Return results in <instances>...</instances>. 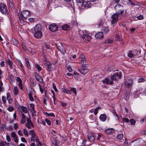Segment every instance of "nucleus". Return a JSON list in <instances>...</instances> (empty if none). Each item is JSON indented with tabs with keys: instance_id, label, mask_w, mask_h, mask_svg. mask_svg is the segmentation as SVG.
<instances>
[{
	"instance_id": "nucleus-59",
	"label": "nucleus",
	"mask_w": 146,
	"mask_h": 146,
	"mask_svg": "<svg viewBox=\"0 0 146 146\" xmlns=\"http://www.w3.org/2000/svg\"><path fill=\"white\" fill-rule=\"evenodd\" d=\"M45 121L49 125H50L51 124V122L50 121L48 120V119H45Z\"/></svg>"
},
{
	"instance_id": "nucleus-8",
	"label": "nucleus",
	"mask_w": 146,
	"mask_h": 146,
	"mask_svg": "<svg viewBox=\"0 0 146 146\" xmlns=\"http://www.w3.org/2000/svg\"><path fill=\"white\" fill-rule=\"evenodd\" d=\"M48 28L49 30L52 32L57 31L58 28V26L54 23H52L50 25Z\"/></svg>"
},
{
	"instance_id": "nucleus-18",
	"label": "nucleus",
	"mask_w": 146,
	"mask_h": 146,
	"mask_svg": "<svg viewBox=\"0 0 146 146\" xmlns=\"http://www.w3.org/2000/svg\"><path fill=\"white\" fill-rule=\"evenodd\" d=\"M115 132V130L113 128H108L105 130V132L108 134H112Z\"/></svg>"
},
{
	"instance_id": "nucleus-2",
	"label": "nucleus",
	"mask_w": 146,
	"mask_h": 146,
	"mask_svg": "<svg viewBox=\"0 0 146 146\" xmlns=\"http://www.w3.org/2000/svg\"><path fill=\"white\" fill-rule=\"evenodd\" d=\"M18 109H20L21 111V115L22 119H29L28 117H27L26 114L29 115V114L28 113V110L27 108L23 106H19L18 107Z\"/></svg>"
},
{
	"instance_id": "nucleus-17",
	"label": "nucleus",
	"mask_w": 146,
	"mask_h": 146,
	"mask_svg": "<svg viewBox=\"0 0 146 146\" xmlns=\"http://www.w3.org/2000/svg\"><path fill=\"white\" fill-rule=\"evenodd\" d=\"M104 36L103 34L100 32H98L95 35V37L97 39H102L104 38Z\"/></svg>"
},
{
	"instance_id": "nucleus-55",
	"label": "nucleus",
	"mask_w": 146,
	"mask_h": 146,
	"mask_svg": "<svg viewBox=\"0 0 146 146\" xmlns=\"http://www.w3.org/2000/svg\"><path fill=\"white\" fill-rule=\"evenodd\" d=\"M36 146H43L42 143L39 141L36 142Z\"/></svg>"
},
{
	"instance_id": "nucleus-39",
	"label": "nucleus",
	"mask_w": 146,
	"mask_h": 146,
	"mask_svg": "<svg viewBox=\"0 0 146 146\" xmlns=\"http://www.w3.org/2000/svg\"><path fill=\"white\" fill-rule=\"evenodd\" d=\"M123 137V135L122 134H119L118 135L117 137V139L119 140L121 139Z\"/></svg>"
},
{
	"instance_id": "nucleus-29",
	"label": "nucleus",
	"mask_w": 146,
	"mask_h": 146,
	"mask_svg": "<svg viewBox=\"0 0 146 146\" xmlns=\"http://www.w3.org/2000/svg\"><path fill=\"white\" fill-rule=\"evenodd\" d=\"M13 92L15 95H17L19 93V91L17 88L16 86L14 87L13 89Z\"/></svg>"
},
{
	"instance_id": "nucleus-42",
	"label": "nucleus",
	"mask_w": 146,
	"mask_h": 146,
	"mask_svg": "<svg viewBox=\"0 0 146 146\" xmlns=\"http://www.w3.org/2000/svg\"><path fill=\"white\" fill-rule=\"evenodd\" d=\"M53 88L55 91L56 92H58V90L57 89L56 86L54 83L52 84Z\"/></svg>"
},
{
	"instance_id": "nucleus-9",
	"label": "nucleus",
	"mask_w": 146,
	"mask_h": 146,
	"mask_svg": "<svg viewBox=\"0 0 146 146\" xmlns=\"http://www.w3.org/2000/svg\"><path fill=\"white\" fill-rule=\"evenodd\" d=\"M21 13L22 17L25 19L28 18L30 15V12L26 10L22 11Z\"/></svg>"
},
{
	"instance_id": "nucleus-36",
	"label": "nucleus",
	"mask_w": 146,
	"mask_h": 146,
	"mask_svg": "<svg viewBox=\"0 0 146 146\" xmlns=\"http://www.w3.org/2000/svg\"><path fill=\"white\" fill-rule=\"evenodd\" d=\"M32 49L31 48H28V51L31 54L34 55L35 53V52L34 50H32Z\"/></svg>"
},
{
	"instance_id": "nucleus-54",
	"label": "nucleus",
	"mask_w": 146,
	"mask_h": 146,
	"mask_svg": "<svg viewBox=\"0 0 146 146\" xmlns=\"http://www.w3.org/2000/svg\"><path fill=\"white\" fill-rule=\"evenodd\" d=\"M127 56L130 58H131L133 57L134 56L133 54H132L131 52H130L128 54Z\"/></svg>"
},
{
	"instance_id": "nucleus-7",
	"label": "nucleus",
	"mask_w": 146,
	"mask_h": 146,
	"mask_svg": "<svg viewBox=\"0 0 146 146\" xmlns=\"http://www.w3.org/2000/svg\"><path fill=\"white\" fill-rule=\"evenodd\" d=\"M118 17H119L115 13L111 16V17L112 19L111 23L112 24V25L113 26V27L115 26V25H115L117 23V22L118 20Z\"/></svg>"
},
{
	"instance_id": "nucleus-64",
	"label": "nucleus",
	"mask_w": 146,
	"mask_h": 146,
	"mask_svg": "<svg viewBox=\"0 0 146 146\" xmlns=\"http://www.w3.org/2000/svg\"><path fill=\"white\" fill-rule=\"evenodd\" d=\"M123 145L124 146H128V143H127V141H125Z\"/></svg>"
},
{
	"instance_id": "nucleus-52",
	"label": "nucleus",
	"mask_w": 146,
	"mask_h": 146,
	"mask_svg": "<svg viewBox=\"0 0 146 146\" xmlns=\"http://www.w3.org/2000/svg\"><path fill=\"white\" fill-rule=\"evenodd\" d=\"M121 38L120 36L119 35H117L116 37L115 40L116 41H119L121 40Z\"/></svg>"
},
{
	"instance_id": "nucleus-22",
	"label": "nucleus",
	"mask_w": 146,
	"mask_h": 146,
	"mask_svg": "<svg viewBox=\"0 0 146 146\" xmlns=\"http://www.w3.org/2000/svg\"><path fill=\"white\" fill-rule=\"evenodd\" d=\"M101 31L102 32L103 34H106L110 31V30L108 27H104L102 29Z\"/></svg>"
},
{
	"instance_id": "nucleus-5",
	"label": "nucleus",
	"mask_w": 146,
	"mask_h": 146,
	"mask_svg": "<svg viewBox=\"0 0 146 146\" xmlns=\"http://www.w3.org/2000/svg\"><path fill=\"white\" fill-rule=\"evenodd\" d=\"M121 72H118L114 73L111 76V78L112 80H117L120 79L121 76Z\"/></svg>"
},
{
	"instance_id": "nucleus-33",
	"label": "nucleus",
	"mask_w": 146,
	"mask_h": 146,
	"mask_svg": "<svg viewBox=\"0 0 146 146\" xmlns=\"http://www.w3.org/2000/svg\"><path fill=\"white\" fill-rule=\"evenodd\" d=\"M70 90L71 92L74 93L75 96L77 95V92L76 88L73 87H72L70 88Z\"/></svg>"
},
{
	"instance_id": "nucleus-28",
	"label": "nucleus",
	"mask_w": 146,
	"mask_h": 146,
	"mask_svg": "<svg viewBox=\"0 0 146 146\" xmlns=\"http://www.w3.org/2000/svg\"><path fill=\"white\" fill-rule=\"evenodd\" d=\"M133 83V81L132 80H129V82H127L126 83V86L129 88L132 86Z\"/></svg>"
},
{
	"instance_id": "nucleus-26",
	"label": "nucleus",
	"mask_w": 146,
	"mask_h": 146,
	"mask_svg": "<svg viewBox=\"0 0 146 146\" xmlns=\"http://www.w3.org/2000/svg\"><path fill=\"white\" fill-rule=\"evenodd\" d=\"M25 62L27 69H30V70H31V66L30 64L28 58H25Z\"/></svg>"
},
{
	"instance_id": "nucleus-38",
	"label": "nucleus",
	"mask_w": 146,
	"mask_h": 146,
	"mask_svg": "<svg viewBox=\"0 0 146 146\" xmlns=\"http://www.w3.org/2000/svg\"><path fill=\"white\" fill-rule=\"evenodd\" d=\"M35 67L38 70V72L42 70V68L38 64L35 65Z\"/></svg>"
},
{
	"instance_id": "nucleus-62",
	"label": "nucleus",
	"mask_w": 146,
	"mask_h": 146,
	"mask_svg": "<svg viewBox=\"0 0 146 146\" xmlns=\"http://www.w3.org/2000/svg\"><path fill=\"white\" fill-rule=\"evenodd\" d=\"M18 134L20 136H23V135L22 131L21 130H19L18 131Z\"/></svg>"
},
{
	"instance_id": "nucleus-15",
	"label": "nucleus",
	"mask_w": 146,
	"mask_h": 146,
	"mask_svg": "<svg viewBox=\"0 0 146 146\" xmlns=\"http://www.w3.org/2000/svg\"><path fill=\"white\" fill-rule=\"evenodd\" d=\"M82 5L84 6L85 8H89L91 6V3L88 0H84Z\"/></svg>"
},
{
	"instance_id": "nucleus-1",
	"label": "nucleus",
	"mask_w": 146,
	"mask_h": 146,
	"mask_svg": "<svg viewBox=\"0 0 146 146\" xmlns=\"http://www.w3.org/2000/svg\"><path fill=\"white\" fill-rule=\"evenodd\" d=\"M41 25L39 24L36 25L34 27V36L36 38H40L42 36V34L41 32Z\"/></svg>"
},
{
	"instance_id": "nucleus-25",
	"label": "nucleus",
	"mask_w": 146,
	"mask_h": 146,
	"mask_svg": "<svg viewBox=\"0 0 146 146\" xmlns=\"http://www.w3.org/2000/svg\"><path fill=\"white\" fill-rule=\"evenodd\" d=\"M123 12L124 10H123L120 9L117 11H116L115 14H116L119 17V16L122 15Z\"/></svg>"
},
{
	"instance_id": "nucleus-21",
	"label": "nucleus",
	"mask_w": 146,
	"mask_h": 146,
	"mask_svg": "<svg viewBox=\"0 0 146 146\" xmlns=\"http://www.w3.org/2000/svg\"><path fill=\"white\" fill-rule=\"evenodd\" d=\"M102 82L106 84H110L112 85L113 83L112 81H111L109 80V78H106L102 80Z\"/></svg>"
},
{
	"instance_id": "nucleus-30",
	"label": "nucleus",
	"mask_w": 146,
	"mask_h": 146,
	"mask_svg": "<svg viewBox=\"0 0 146 146\" xmlns=\"http://www.w3.org/2000/svg\"><path fill=\"white\" fill-rule=\"evenodd\" d=\"M28 95L30 100L32 101H33L34 100V99L33 97H32L33 92H30L28 94Z\"/></svg>"
},
{
	"instance_id": "nucleus-49",
	"label": "nucleus",
	"mask_w": 146,
	"mask_h": 146,
	"mask_svg": "<svg viewBox=\"0 0 146 146\" xmlns=\"http://www.w3.org/2000/svg\"><path fill=\"white\" fill-rule=\"evenodd\" d=\"M3 85V83L0 81V92L3 90V88L2 87Z\"/></svg>"
},
{
	"instance_id": "nucleus-27",
	"label": "nucleus",
	"mask_w": 146,
	"mask_h": 146,
	"mask_svg": "<svg viewBox=\"0 0 146 146\" xmlns=\"http://www.w3.org/2000/svg\"><path fill=\"white\" fill-rule=\"evenodd\" d=\"M59 141L56 139H54L52 141V143L54 145V146H58V144L59 143Z\"/></svg>"
},
{
	"instance_id": "nucleus-45",
	"label": "nucleus",
	"mask_w": 146,
	"mask_h": 146,
	"mask_svg": "<svg viewBox=\"0 0 146 146\" xmlns=\"http://www.w3.org/2000/svg\"><path fill=\"white\" fill-rule=\"evenodd\" d=\"M19 19L20 23L22 24H23L24 21L23 20L21 15H19Z\"/></svg>"
},
{
	"instance_id": "nucleus-40",
	"label": "nucleus",
	"mask_w": 146,
	"mask_h": 146,
	"mask_svg": "<svg viewBox=\"0 0 146 146\" xmlns=\"http://www.w3.org/2000/svg\"><path fill=\"white\" fill-rule=\"evenodd\" d=\"M113 40L110 39H108L107 40L104 42V43L106 44L111 43L112 42Z\"/></svg>"
},
{
	"instance_id": "nucleus-61",
	"label": "nucleus",
	"mask_w": 146,
	"mask_h": 146,
	"mask_svg": "<svg viewBox=\"0 0 146 146\" xmlns=\"http://www.w3.org/2000/svg\"><path fill=\"white\" fill-rule=\"evenodd\" d=\"M21 140L22 142L24 143L27 142V141L24 137H22L21 138Z\"/></svg>"
},
{
	"instance_id": "nucleus-58",
	"label": "nucleus",
	"mask_w": 146,
	"mask_h": 146,
	"mask_svg": "<svg viewBox=\"0 0 146 146\" xmlns=\"http://www.w3.org/2000/svg\"><path fill=\"white\" fill-rule=\"evenodd\" d=\"M86 140L85 139H84L82 141V145L83 146H85L86 145Z\"/></svg>"
},
{
	"instance_id": "nucleus-14",
	"label": "nucleus",
	"mask_w": 146,
	"mask_h": 146,
	"mask_svg": "<svg viewBox=\"0 0 146 146\" xmlns=\"http://www.w3.org/2000/svg\"><path fill=\"white\" fill-rule=\"evenodd\" d=\"M89 141L91 142H94L95 141V135L94 134L91 133L89 134L88 136Z\"/></svg>"
},
{
	"instance_id": "nucleus-6",
	"label": "nucleus",
	"mask_w": 146,
	"mask_h": 146,
	"mask_svg": "<svg viewBox=\"0 0 146 146\" xmlns=\"http://www.w3.org/2000/svg\"><path fill=\"white\" fill-rule=\"evenodd\" d=\"M0 11L3 14H8L7 6L2 3H0Z\"/></svg>"
},
{
	"instance_id": "nucleus-12",
	"label": "nucleus",
	"mask_w": 146,
	"mask_h": 146,
	"mask_svg": "<svg viewBox=\"0 0 146 146\" xmlns=\"http://www.w3.org/2000/svg\"><path fill=\"white\" fill-rule=\"evenodd\" d=\"M25 126L29 129L33 127L34 125L31 121V119H27V123H25Z\"/></svg>"
},
{
	"instance_id": "nucleus-32",
	"label": "nucleus",
	"mask_w": 146,
	"mask_h": 146,
	"mask_svg": "<svg viewBox=\"0 0 146 146\" xmlns=\"http://www.w3.org/2000/svg\"><path fill=\"white\" fill-rule=\"evenodd\" d=\"M45 115L48 116H52L53 117H55V116L54 114L52 113H48L47 112H46L45 113Z\"/></svg>"
},
{
	"instance_id": "nucleus-53",
	"label": "nucleus",
	"mask_w": 146,
	"mask_h": 146,
	"mask_svg": "<svg viewBox=\"0 0 146 146\" xmlns=\"http://www.w3.org/2000/svg\"><path fill=\"white\" fill-rule=\"evenodd\" d=\"M82 63L81 64H85V65H88L87 64H86V61L85 59H84V60H81Z\"/></svg>"
},
{
	"instance_id": "nucleus-4",
	"label": "nucleus",
	"mask_w": 146,
	"mask_h": 146,
	"mask_svg": "<svg viewBox=\"0 0 146 146\" xmlns=\"http://www.w3.org/2000/svg\"><path fill=\"white\" fill-rule=\"evenodd\" d=\"M88 65L82 64L81 65V68L80 69H78V70L82 74H86L88 72Z\"/></svg>"
},
{
	"instance_id": "nucleus-11",
	"label": "nucleus",
	"mask_w": 146,
	"mask_h": 146,
	"mask_svg": "<svg viewBox=\"0 0 146 146\" xmlns=\"http://www.w3.org/2000/svg\"><path fill=\"white\" fill-rule=\"evenodd\" d=\"M82 38L85 42H87L91 40V36L88 35L84 34L83 35Z\"/></svg>"
},
{
	"instance_id": "nucleus-56",
	"label": "nucleus",
	"mask_w": 146,
	"mask_h": 146,
	"mask_svg": "<svg viewBox=\"0 0 146 146\" xmlns=\"http://www.w3.org/2000/svg\"><path fill=\"white\" fill-rule=\"evenodd\" d=\"M30 106L32 110H33V111L34 110L35 105H34V104H31L30 105Z\"/></svg>"
},
{
	"instance_id": "nucleus-3",
	"label": "nucleus",
	"mask_w": 146,
	"mask_h": 146,
	"mask_svg": "<svg viewBox=\"0 0 146 146\" xmlns=\"http://www.w3.org/2000/svg\"><path fill=\"white\" fill-rule=\"evenodd\" d=\"M29 134L31 136V141L33 142H36V143L39 141L38 137L36 136L33 130H31L29 132Z\"/></svg>"
},
{
	"instance_id": "nucleus-37",
	"label": "nucleus",
	"mask_w": 146,
	"mask_h": 146,
	"mask_svg": "<svg viewBox=\"0 0 146 146\" xmlns=\"http://www.w3.org/2000/svg\"><path fill=\"white\" fill-rule=\"evenodd\" d=\"M101 108L100 107H98L95 109L94 110V114L96 115L98 113V111L99 109H101Z\"/></svg>"
},
{
	"instance_id": "nucleus-19",
	"label": "nucleus",
	"mask_w": 146,
	"mask_h": 146,
	"mask_svg": "<svg viewBox=\"0 0 146 146\" xmlns=\"http://www.w3.org/2000/svg\"><path fill=\"white\" fill-rule=\"evenodd\" d=\"M7 98L6 97L4 96H2V101L3 102V103L4 104H5L6 102V99H7V100L8 101L9 103V93L7 92Z\"/></svg>"
},
{
	"instance_id": "nucleus-16",
	"label": "nucleus",
	"mask_w": 146,
	"mask_h": 146,
	"mask_svg": "<svg viewBox=\"0 0 146 146\" xmlns=\"http://www.w3.org/2000/svg\"><path fill=\"white\" fill-rule=\"evenodd\" d=\"M16 80L19 82L18 85L19 88L21 90H23V88L22 86V81L21 78L19 77L16 78Z\"/></svg>"
},
{
	"instance_id": "nucleus-51",
	"label": "nucleus",
	"mask_w": 146,
	"mask_h": 146,
	"mask_svg": "<svg viewBox=\"0 0 146 146\" xmlns=\"http://www.w3.org/2000/svg\"><path fill=\"white\" fill-rule=\"evenodd\" d=\"M11 135L12 137L14 138L17 136L16 135L15 133L14 132H12L11 133Z\"/></svg>"
},
{
	"instance_id": "nucleus-48",
	"label": "nucleus",
	"mask_w": 146,
	"mask_h": 146,
	"mask_svg": "<svg viewBox=\"0 0 146 146\" xmlns=\"http://www.w3.org/2000/svg\"><path fill=\"white\" fill-rule=\"evenodd\" d=\"M38 84V85H39V89H40V91L41 92V93L42 94L43 93V90L42 89V88H41V86L40 85V84L39 83Z\"/></svg>"
},
{
	"instance_id": "nucleus-50",
	"label": "nucleus",
	"mask_w": 146,
	"mask_h": 146,
	"mask_svg": "<svg viewBox=\"0 0 146 146\" xmlns=\"http://www.w3.org/2000/svg\"><path fill=\"white\" fill-rule=\"evenodd\" d=\"M140 143L139 141H135L134 142V146H139Z\"/></svg>"
},
{
	"instance_id": "nucleus-23",
	"label": "nucleus",
	"mask_w": 146,
	"mask_h": 146,
	"mask_svg": "<svg viewBox=\"0 0 146 146\" xmlns=\"http://www.w3.org/2000/svg\"><path fill=\"white\" fill-rule=\"evenodd\" d=\"M123 120L124 121L126 122L129 121L131 125H134L136 122L134 119H130L129 120V119H123Z\"/></svg>"
},
{
	"instance_id": "nucleus-57",
	"label": "nucleus",
	"mask_w": 146,
	"mask_h": 146,
	"mask_svg": "<svg viewBox=\"0 0 146 146\" xmlns=\"http://www.w3.org/2000/svg\"><path fill=\"white\" fill-rule=\"evenodd\" d=\"M120 7H123V6L122 5H119V4H117L114 7V8L115 9H116V8H119Z\"/></svg>"
},
{
	"instance_id": "nucleus-20",
	"label": "nucleus",
	"mask_w": 146,
	"mask_h": 146,
	"mask_svg": "<svg viewBox=\"0 0 146 146\" xmlns=\"http://www.w3.org/2000/svg\"><path fill=\"white\" fill-rule=\"evenodd\" d=\"M55 67V65L53 63H49V65L48 66L46 69L49 71H51L54 70V68Z\"/></svg>"
},
{
	"instance_id": "nucleus-31",
	"label": "nucleus",
	"mask_w": 146,
	"mask_h": 146,
	"mask_svg": "<svg viewBox=\"0 0 146 146\" xmlns=\"http://www.w3.org/2000/svg\"><path fill=\"white\" fill-rule=\"evenodd\" d=\"M22 48L23 50L25 51L26 52L28 51V48L27 49V47L24 44H22Z\"/></svg>"
},
{
	"instance_id": "nucleus-44",
	"label": "nucleus",
	"mask_w": 146,
	"mask_h": 146,
	"mask_svg": "<svg viewBox=\"0 0 146 146\" xmlns=\"http://www.w3.org/2000/svg\"><path fill=\"white\" fill-rule=\"evenodd\" d=\"M6 141H1L0 142V146H5Z\"/></svg>"
},
{
	"instance_id": "nucleus-41",
	"label": "nucleus",
	"mask_w": 146,
	"mask_h": 146,
	"mask_svg": "<svg viewBox=\"0 0 146 146\" xmlns=\"http://www.w3.org/2000/svg\"><path fill=\"white\" fill-rule=\"evenodd\" d=\"M23 133L25 136H28V132L26 129H23Z\"/></svg>"
},
{
	"instance_id": "nucleus-34",
	"label": "nucleus",
	"mask_w": 146,
	"mask_h": 146,
	"mask_svg": "<svg viewBox=\"0 0 146 146\" xmlns=\"http://www.w3.org/2000/svg\"><path fill=\"white\" fill-rule=\"evenodd\" d=\"M63 91L64 93H66L68 94H71V92L67 89H63Z\"/></svg>"
},
{
	"instance_id": "nucleus-13",
	"label": "nucleus",
	"mask_w": 146,
	"mask_h": 146,
	"mask_svg": "<svg viewBox=\"0 0 146 146\" xmlns=\"http://www.w3.org/2000/svg\"><path fill=\"white\" fill-rule=\"evenodd\" d=\"M34 75L37 81L41 83H42L43 82V79L41 76H40L37 72H34Z\"/></svg>"
},
{
	"instance_id": "nucleus-47",
	"label": "nucleus",
	"mask_w": 146,
	"mask_h": 146,
	"mask_svg": "<svg viewBox=\"0 0 146 146\" xmlns=\"http://www.w3.org/2000/svg\"><path fill=\"white\" fill-rule=\"evenodd\" d=\"M137 18L139 20H141L143 19V15H140L139 16H137Z\"/></svg>"
},
{
	"instance_id": "nucleus-43",
	"label": "nucleus",
	"mask_w": 146,
	"mask_h": 146,
	"mask_svg": "<svg viewBox=\"0 0 146 146\" xmlns=\"http://www.w3.org/2000/svg\"><path fill=\"white\" fill-rule=\"evenodd\" d=\"M146 80L143 78H141L138 79V82L139 83L143 82H145Z\"/></svg>"
},
{
	"instance_id": "nucleus-63",
	"label": "nucleus",
	"mask_w": 146,
	"mask_h": 146,
	"mask_svg": "<svg viewBox=\"0 0 146 146\" xmlns=\"http://www.w3.org/2000/svg\"><path fill=\"white\" fill-rule=\"evenodd\" d=\"M14 138V141L17 143H18V138H17V136L16 137H15L14 138Z\"/></svg>"
},
{
	"instance_id": "nucleus-35",
	"label": "nucleus",
	"mask_w": 146,
	"mask_h": 146,
	"mask_svg": "<svg viewBox=\"0 0 146 146\" xmlns=\"http://www.w3.org/2000/svg\"><path fill=\"white\" fill-rule=\"evenodd\" d=\"M107 116L105 114H101L100 116L99 119H106Z\"/></svg>"
},
{
	"instance_id": "nucleus-60",
	"label": "nucleus",
	"mask_w": 146,
	"mask_h": 146,
	"mask_svg": "<svg viewBox=\"0 0 146 146\" xmlns=\"http://www.w3.org/2000/svg\"><path fill=\"white\" fill-rule=\"evenodd\" d=\"M80 57L81 59V60H84V59H85V56L83 54H81L80 56Z\"/></svg>"
},
{
	"instance_id": "nucleus-24",
	"label": "nucleus",
	"mask_w": 146,
	"mask_h": 146,
	"mask_svg": "<svg viewBox=\"0 0 146 146\" xmlns=\"http://www.w3.org/2000/svg\"><path fill=\"white\" fill-rule=\"evenodd\" d=\"M62 29L64 31L69 30L70 29V26L67 24H64L62 26Z\"/></svg>"
},
{
	"instance_id": "nucleus-10",
	"label": "nucleus",
	"mask_w": 146,
	"mask_h": 146,
	"mask_svg": "<svg viewBox=\"0 0 146 146\" xmlns=\"http://www.w3.org/2000/svg\"><path fill=\"white\" fill-rule=\"evenodd\" d=\"M56 47L63 54H64L65 52V49L64 46L61 43L58 44H56Z\"/></svg>"
},
{
	"instance_id": "nucleus-46",
	"label": "nucleus",
	"mask_w": 146,
	"mask_h": 146,
	"mask_svg": "<svg viewBox=\"0 0 146 146\" xmlns=\"http://www.w3.org/2000/svg\"><path fill=\"white\" fill-rule=\"evenodd\" d=\"M10 7L11 8V9L12 10L15 9L13 4L12 3H10Z\"/></svg>"
}]
</instances>
